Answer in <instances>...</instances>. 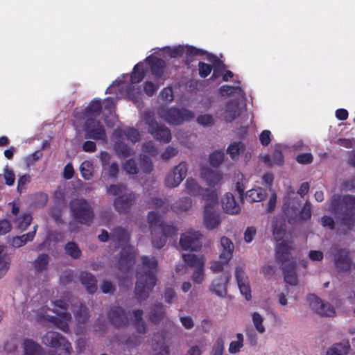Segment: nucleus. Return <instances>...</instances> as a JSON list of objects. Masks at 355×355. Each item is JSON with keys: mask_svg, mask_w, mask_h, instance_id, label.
Segmentation results:
<instances>
[{"mask_svg": "<svg viewBox=\"0 0 355 355\" xmlns=\"http://www.w3.org/2000/svg\"><path fill=\"white\" fill-rule=\"evenodd\" d=\"M272 234L277 244L276 246V259L282 263L285 282L295 286L298 283L297 275L295 271V261L291 255L293 249L292 243L288 240L286 233V220L282 217H275L272 220Z\"/></svg>", "mask_w": 355, "mask_h": 355, "instance_id": "f257e3e1", "label": "nucleus"}, {"mask_svg": "<svg viewBox=\"0 0 355 355\" xmlns=\"http://www.w3.org/2000/svg\"><path fill=\"white\" fill-rule=\"evenodd\" d=\"M141 261L142 265L137 269L135 286V295L139 302L148 298L156 284L154 270L157 266V261L155 257L144 256L142 257Z\"/></svg>", "mask_w": 355, "mask_h": 355, "instance_id": "f03ea898", "label": "nucleus"}, {"mask_svg": "<svg viewBox=\"0 0 355 355\" xmlns=\"http://www.w3.org/2000/svg\"><path fill=\"white\" fill-rule=\"evenodd\" d=\"M152 235V244L157 248H162L166 243L167 236L175 233L176 229L170 225L164 224L157 211H150L147 217Z\"/></svg>", "mask_w": 355, "mask_h": 355, "instance_id": "7ed1b4c3", "label": "nucleus"}, {"mask_svg": "<svg viewBox=\"0 0 355 355\" xmlns=\"http://www.w3.org/2000/svg\"><path fill=\"white\" fill-rule=\"evenodd\" d=\"M340 206V223L343 231L350 230L355 223V196H345L340 204V197L334 196L331 200L330 209L337 211V207Z\"/></svg>", "mask_w": 355, "mask_h": 355, "instance_id": "20e7f679", "label": "nucleus"}, {"mask_svg": "<svg viewBox=\"0 0 355 355\" xmlns=\"http://www.w3.org/2000/svg\"><path fill=\"white\" fill-rule=\"evenodd\" d=\"M50 310L42 311L38 315V319L46 320L52 324L59 329L67 332L69 331V323L71 322V315L67 311L66 304L61 301L57 300L53 303V308L52 312L55 313V315H51L49 313Z\"/></svg>", "mask_w": 355, "mask_h": 355, "instance_id": "39448f33", "label": "nucleus"}, {"mask_svg": "<svg viewBox=\"0 0 355 355\" xmlns=\"http://www.w3.org/2000/svg\"><path fill=\"white\" fill-rule=\"evenodd\" d=\"M185 185L189 193L201 196L204 202V197L206 194L211 191L217 193L220 183V179H187Z\"/></svg>", "mask_w": 355, "mask_h": 355, "instance_id": "423d86ee", "label": "nucleus"}, {"mask_svg": "<svg viewBox=\"0 0 355 355\" xmlns=\"http://www.w3.org/2000/svg\"><path fill=\"white\" fill-rule=\"evenodd\" d=\"M218 200V193H215L214 191L204 197V225L209 230L216 228L220 223L219 215L216 212Z\"/></svg>", "mask_w": 355, "mask_h": 355, "instance_id": "0eeeda50", "label": "nucleus"}, {"mask_svg": "<svg viewBox=\"0 0 355 355\" xmlns=\"http://www.w3.org/2000/svg\"><path fill=\"white\" fill-rule=\"evenodd\" d=\"M157 115L169 125H179L194 117V114L184 108L161 107L157 110Z\"/></svg>", "mask_w": 355, "mask_h": 355, "instance_id": "6e6552de", "label": "nucleus"}, {"mask_svg": "<svg viewBox=\"0 0 355 355\" xmlns=\"http://www.w3.org/2000/svg\"><path fill=\"white\" fill-rule=\"evenodd\" d=\"M123 137H125L132 143L138 141L140 139L139 132L134 128H127L125 130L117 129L113 135V141L114 142V148L118 154L124 157L132 155V150L125 144L123 143Z\"/></svg>", "mask_w": 355, "mask_h": 355, "instance_id": "1a4fd4ad", "label": "nucleus"}, {"mask_svg": "<svg viewBox=\"0 0 355 355\" xmlns=\"http://www.w3.org/2000/svg\"><path fill=\"white\" fill-rule=\"evenodd\" d=\"M41 340L44 345L55 349L59 355H71L72 352L71 343L58 332L47 331L42 336Z\"/></svg>", "mask_w": 355, "mask_h": 355, "instance_id": "9d476101", "label": "nucleus"}, {"mask_svg": "<svg viewBox=\"0 0 355 355\" xmlns=\"http://www.w3.org/2000/svg\"><path fill=\"white\" fill-rule=\"evenodd\" d=\"M331 257L338 273L346 274L350 271L353 262L348 249L333 247L331 249Z\"/></svg>", "mask_w": 355, "mask_h": 355, "instance_id": "9b49d317", "label": "nucleus"}, {"mask_svg": "<svg viewBox=\"0 0 355 355\" xmlns=\"http://www.w3.org/2000/svg\"><path fill=\"white\" fill-rule=\"evenodd\" d=\"M70 208L75 218L80 223L88 224L93 218V211L87 200L76 198L70 203Z\"/></svg>", "mask_w": 355, "mask_h": 355, "instance_id": "f8f14e48", "label": "nucleus"}, {"mask_svg": "<svg viewBox=\"0 0 355 355\" xmlns=\"http://www.w3.org/2000/svg\"><path fill=\"white\" fill-rule=\"evenodd\" d=\"M144 120L148 125V132L157 140L168 143L171 139L170 130L164 125H159L155 120L153 114L148 112L144 115Z\"/></svg>", "mask_w": 355, "mask_h": 355, "instance_id": "ddd939ff", "label": "nucleus"}, {"mask_svg": "<svg viewBox=\"0 0 355 355\" xmlns=\"http://www.w3.org/2000/svg\"><path fill=\"white\" fill-rule=\"evenodd\" d=\"M307 302L310 309L321 317H334L336 315L335 307L329 302L323 301L314 294H310L307 296Z\"/></svg>", "mask_w": 355, "mask_h": 355, "instance_id": "4468645a", "label": "nucleus"}, {"mask_svg": "<svg viewBox=\"0 0 355 355\" xmlns=\"http://www.w3.org/2000/svg\"><path fill=\"white\" fill-rule=\"evenodd\" d=\"M201 234L198 231L189 230L182 234L180 245L184 250L198 251L201 248L200 239Z\"/></svg>", "mask_w": 355, "mask_h": 355, "instance_id": "2eb2a0df", "label": "nucleus"}, {"mask_svg": "<svg viewBox=\"0 0 355 355\" xmlns=\"http://www.w3.org/2000/svg\"><path fill=\"white\" fill-rule=\"evenodd\" d=\"M85 137L96 140L106 141L107 135L104 127L98 121L89 118L85 125Z\"/></svg>", "mask_w": 355, "mask_h": 355, "instance_id": "dca6fc26", "label": "nucleus"}, {"mask_svg": "<svg viewBox=\"0 0 355 355\" xmlns=\"http://www.w3.org/2000/svg\"><path fill=\"white\" fill-rule=\"evenodd\" d=\"M98 239L103 242L110 240L111 243L114 245L116 244L123 245L129 240V235L123 228L117 227L114 230L110 236L107 231L102 230L101 233L98 235Z\"/></svg>", "mask_w": 355, "mask_h": 355, "instance_id": "f3484780", "label": "nucleus"}, {"mask_svg": "<svg viewBox=\"0 0 355 355\" xmlns=\"http://www.w3.org/2000/svg\"><path fill=\"white\" fill-rule=\"evenodd\" d=\"M235 276L241 293L245 296L247 300H249L251 298V290L248 278L242 267H236Z\"/></svg>", "mask_w": 355, "mask_h": 355, "instance_id": "a211bd4d", "label": "nucleus"}, {"mask_svg": "<svg viewBox=\"0 0 355 355\" xmlns=\"http://www.w3.org/2000/svg\"><path fill=\"white\" fill-rule=\"evenodd\" d=\"M219 259H223L225 262H230L233 257L234 245L233 242L226 236H222L218 246Z\"/></svg>", "mask_w": 355, "mask_h": 355, "instance_id": "6ab92c4d", "label": "nucleus"}, {"mask_svg": "<svg viewBox=\"0 0 355 355\" xmlns=\"http://www.w3.org/2000/svg\"><path fill=\"white\" fill-rule=\"evenodd\" d=\"M229 281V277L221 275L214 279L209 286V290L216 295L223 297L227 293V284Z\"/></svg>", "mask_w": 355, "mask_h": 355, "instance_id": "aec40b11", "label": "nucleus"}, {"mask_svg": "<svg viewBox=\"0 0 355 355\" xmlns=\"http://www.w3.org/2000/svg\"><path fill=\"white\" fill-rule=\"evenodd\" d=\"M222 206L224 211L230 214H236L241 211V206L234 196L230 193L225 194L222 199Z\"/></svg>", "mask_w": 355, "mask_h": 355, "instance_id": "412c9836", "label": "nucleus"}, {"mask_svg": "<svg viewBox=\"0 0 355 355\" xmlns=\"http://www.w3.org/2000/svg\"><path fill=\"white\" fill-rule=\"evenodd\" d=\"M103 114L105 115V122L107 126L112 127L116 122V116L114 114V102L112 98H108L103 103Z\"/></svg>", "mask_w": 355, "mask_h": 355, "instance_id": "4be33fe9", "label": "nucleus"}, {"mask_svg": "<svg viewBox=\"0 0 355 355\" xmlns=\"http://www.w3.org/2000/svg\"><path fill=\"white\" fill-rule=\"evenodd\" d=\"M221 117L226 121H232L239 115V104L236 101L227 103L221 109Z\"/></svg>", "mask_w": 355, "mask_h": 355, "instance_id": "5701e85b", "label": "nucleus"}, {"mask_svg": "<svg viewBox=\"0 0 355 355\" xmlns=\"http://www.w3.org/2000/svg\"><path fill=\"white\" fill-rule=\"evenodd\" d=\"M135 200V198L132 193L121 195L114 200V208L118 212H126Z\"/></svg>", "mask_w": 355, "mask_h": 355, "instance_id": "b1692460", "label": "nucleus"}, {"mask_svg": "<svg viewBox=\"0 0 355 355\" xmlns=\"http://www.w3.org/2000/svg\"><path fill=\"white\" fill-rule=\"evenodd\" d=\"M135 251L132 246L124 247L121 250V257L119 261V267L121 269L128 268L132 266L135 261Z\"/></svg>", "mask_w": 355, "mask_h": 355, "instance_id": "393cba45", "label": "nucleus"}, {"mask_svg": "<svg viewBox=\"0 0 355 355\" xmlns=\"http://www.w3.org/2000/svg\"><path fill=\"white\" fill-rule=\"evenodd\" d=\"M166 317V309L161 303L153 305L148 313V320L153 324H158Z\"/></svg>", "mask_w": 355, "mask_h": 355, "instance_id": "a878e982", "label": "nucleus"}, {"mask_svg": "<svg viewBox=\"0 0 355 355\" xmlns=\"http://www.w3.org/2000/svg\"><path fill=\"white\" fill-rule=\"evenodd\" d=\"M24 355H42V347L32 339L26 338L23 343Z\"/></svg>", "mask_w": 355, "mask_h": 355, "instance_id": "bb28decb", "label": "nucleus"}, {"mask_svg": "<svg viewBox=\"0 0 355 355\" xmlns=\"http://www.w3.org/2000/svg\"><path fill=\"white\" fill-rule=\"evenodd\" d=\"M110 318L112 322L116 327H122L128 322V317L123 309L116 308L110 313Z\"/></svg>", "mask_w": 355, "mask_h": 355, "instance_id": "cd10ccee", "label": "nucleus"}, {"mask_svg": "<svg viewBox=\"0 0 355 355\" xmlns=\"http://www.w3.org/2000/svg\"><path fill=\"white\" fill-rule=\"evenodd\" d=\"M146 61L151 64V71L155 78H159L163 74V69L165 67V62L161 59L149 56Z\"/></svg>", "mask_w": 355, "mask_h": 355, "instance_id": "c85d7f7f", "label": "nucleus"}, {"mask_svg": "<svg viewBox=\"0 0 355 355\" xmlns=\"http://www.w3.org/2000/svg\"><path fill=\"white\" fill-rule=\"evenodd\" d=\"M168 51L170 53L171 56L174 58L181 56L184 52H186L189 55L202 54L201 50L188 46H178L174 47L172 49H168Z\"/></svg>", "mask_w": 355, "mask_h": 355, "instance_id": "c756f323", "label": "nucleus"}, {"mask_svg": "<svg viewBox=\"0 0 355 355\" xmlns=\"http://www.w3.org/2000/svg\"><path fill=\"white\" fill-rule=\"evenodd\" d=\"M80 279L88 293H94L96 291V280L92 275L83 272L80 275Z\"/></svg>", "mask_w": 355, "mask_h": 355, "instance_id": "7c9ffc66", "label": "nucleus"}, {"mask_svg": "<svg viewBox=\"0 0 355 355\" xmlns=\"http://www.w3.org/2000/svg\"><path fill=\"white\" fill-rule=\"evenodd\" d=\"M182 259L187 266L195 268L205 266L203 257H198L193 254H182Z\"/></svg>", "mask_w": 355, "mask_h": 355, "instance_id": "2f4dec72", "label": "nucleus"}, {"mask_svg": "<svg viewBox=\"0 0 355 355\" xmlns=\"http://www.w3.org/2000/svg\"><path fill=\"white\" fill-rule=\"evenodd\" d=\"M65 254L74 259L81 257L82 251L78 244L73 241L67 242L64 247Z\"/></svg>", "mask_w": 355, "mask_h": 355, "instance_id": "473e14b6", "label": "nucleus"}, {"mask_svg": "<svg viewBox=\"0 0 355 355\" xmlns=\"http://www.w3.org/2000/svg\"><path fill=\"white\" fill-rule=\"evenodd\" d=\"M266 196V191L261 188H254L246 192V198L250 202H260Z\"/></svg>", "mask_w": 355, "mask_h": 355, "instance_id": "72a5a7b5", "label": "nucleus"}, {"mask_svg": "<svg viewBox=\"0 0 355 355\" xmlns=\"http://www.w3.org/2000/svg\"><path fill=\"white\" fill-rule=\"evenodd\" d=\"M142 315V310H136L133 312V320L137 331L140 334H145L146 332V325Z\"/></svg>", "mask_w": 355, "mask_h": 355, "instance_id": "f704fd0d", "label": "nucleus"}, {"mask_svg": "<svg viewBox=\"0 0 355 355\" xmlns=\"http://www.w3.org/2000/svg\"><path fill=\"white\" fill-rule=\"evenodd\" d=\"M349 349V345L348 343H336L327 352V355H346Z\"/></svg>", "mask_w": 355, "mask_h": 355, "instance_id": "c9c22d12", "label": "nucleus"}, {"mask_svg": "<svg viewBox=\"0 0 355 355\" xmlns=\"http://www.w3.org/2000/svg\"><path fill=\"white\" fill-rule=\"evenodd\" d=\"M170 175L173 178H185L188 175V166L184 162H180L171 171Z\"/></svg>", "mask_w": 355, "mask_h": 355, "instance_id": "e433bc0d", "label": "nucleus"}, {"mask_svg": "<svg viewBox=\"0 0 355 355\" xmlns=\"http://www.w3.org/2000/svg\"><path fill=\"white\" fill-rule=\"evenodd\" d=\"M205 279V266L195 268L191 276V279L194 284H202Z\"/></svg>", "mask_w": 355, "mask_h": 355, "instance_id": "4c0bfd02", "label": "nucleus"}, {"mask_svg": "<svg viewBox=\"0 0 355 355\" xmlns=\"http://www.w3.org/2000/svg\"><path fill=\"white\" fill-rule=\"evenodd\" d=\"M236 340L230 343L229 346V352L236 354L239 352L243 346V336L241 333L236 334Z\"/></svg>", "mask_w": 355, "mask_h": 355, "instance_id": "58836bf2", "label": "nucleus"}, {"mask_svg": "<svg viewBox=\"0 0 355 355\" xmlns=\"http://www.w3.org/2000/svg\"><path fill=\"white\" fill-rule=\"evenodd\" d=\"M252 320L256 330L260 334H263L266 331L265 327L263 324V317L259 313L254 312L252 314Z\"/></svg>", "mask_w": 355, "mask_h": 355, "instance_id": "ea45409f", "label": "nucleus"}, {"mask_svg": "<svg viewBox=\"0 0 355 355\" xmlns=\"http://www.w3.org/2000/svg\"><path fill=\"white\" fill-rule=\"evenodd\" d=\"M49 256L46 254H40L34 261L33 266L37 271H42L46 268L49 263Z\"/></svg>", "mask_w": 355, "mask_h": 355, "instance_id": "a19ab883", "label": "nucleus"}, {"mask_svg": "<svg viewBox=\"0 0 355 355\" xmlns=\"http://www.w3.org/2000/svg\"><path fill=\"white\" fill-rule=\"evenodd\" d=\"M144 77L143 66L141 64H137L134 67V71L131 75L132 83H138Z\"/></svg>", "mask_w": 355, "mask_h": 355, "instance_id": "79ce46f5", "label": "nucleus"}, {"mask_svg": "<svg viewBox=\"0 0 355 355\" xmlns=\"http://www.w3.org/2000/svg\"><path fill=\"white\" fill-rule=\"evenodd\" d=\"M192 203L190 198H184L176 202L174 209L175 211L182 212L189 210L191 207Z\"/></svg>", "mask_w": 355, "mask_h": 355, "instance_id": "37998d69", "label": "nucleus"}, {"mask_svg": "<svg viewBox=\"0 0 355 355\" xmlns=\"http://www.w3.org/2000/svg\"><path fill=\"white\" fill-rule=\"evenodd\" d=\"M244 150V146L241 142H233L227 148V152L232 158L236 157L241 151Z\"/></svg>", "mask_w": 355, "mask_h": 355, "instance_id": "c03bdc74", "label": "nucleus"}, {"mask_svg": "<svg viewBox=\"0 0 355 355\" xmlns=\"http://www.w3.org/2000/svg\"><path fill=\"white\" fill-rule=\"evenodd\" d=\"M220 93L223 95H232L234 94H239L241 95L243 94V91L240 87H232L228 85L222 86L220 88Z\"/></svg>", "mask_w": 355, "mask_h": 355, "instance_id": "a18cd8bd", "label": "nucleus"}, {"mask_svg": "<svg viewBox=\"0 0 355 355\" xmlns=\"http://www.w3.org/2000/svg\"><path fill=\"white\" fill-rule=\"evenodd\" d=\"M123 168L129 174H137L139 171L136 162L132 159L127 160L123 164Z\"/></svg>", "mask_w": 355, "mask_h": 355, "instance_id": "49530a36", "label": "nucleus"}, {"mask_svg": "<svg viewBox=\"0 0 355 355\" xmlns=\"http://www.w3.org/2000/svg\"><path fill=\"white\" fill-rule=\"evenodd\" d=\"M102 106L99 101H93L87 107L86 112L89 115L94 116L98 114Z\"/></svg>", "mask_w": 355, "mask_h": 355, "instance_id": "de8ad7c7", "label": "nucleus"}, {"mask_svg": "<svg viewBox=\"0 0 355 355\" xmlns=\"http://www.w3.org/2000/svg\"><path fill=\"white\" fill-rule=\"evenodd\" d=\"M140 168L145 173H148L150 172L153 169L152 162L146 155H143L141 157Z\"/></svg>", "mask_w": 355, "mask_h": 355, "instance_id": "09e8293b", "label": "nucleus"}, {"mask_svg": "<svg viewBox=\"0 0 355 355\" xmlns=\"http://www.w3.org/2000/svg\"><path fill=\"white\" fill-rule=\"evenodd\" d=\"M229 262H225L223 259L214 260L210 263V269L214 272H219L223 270V267Z\"/></svg>", "mask_w": 355, "mask_h": 355, "instance_id": "8fccbe9b", "label": "nucleus"}, {"mask_svg": "<svg viewBox=\"0 0 355 355\" xmlns=\"http://www.w3.org/2000/svg\"><path fill=\"white\" fill-rule=\"evenodd\" d=\"M248 179H237L234 182L235 190L239 193L241 200L243 199L244 190L246 189Z\"/></svg>", "mask_w": 355, "mask_h": 355, "instance_id": "3c124183", "label": "nucleus"}, {"mask_svg": "<svg viewBox=\"0 0 355 355\" xmlns=\"http://www.w3.org/2000/svg\"><path fill=\"white\" fill-rule=\"evenodd\" d=\"M275 268L273 266L266 264L264 265L260 270V272L266 278L271 279L275 273Z\"/></svg>", "mask_w": 355, "mask_h": 355, "instance_id": "603ef678", "label": "nucleus"}, {"mask_svg": "<svg viewBox=\"0 0 355 355\" xmlns=\"http://www.w3.org/2000/svg\"><path fill=\"white\" fill-rule=\"evenodd\" d=\"M125 191V187L124 186L118 184H111L107 189L108 193L114 196L119 195V196L123 195Z\"/></svg>", "mask_w": 355, "mask_h": 355, "instance_id": "864d4df0", "label": "nucleus"}, {"mask_svg": "<svg viewBox=\"0 0 355 355\" xmlns=\"http://www.w3.org/2000/svg\"><path fill=\"white\" fill-rule=\"evenodd\" d=\"M92 164L89 162H83L80 166V170L83 178H89L92 174Z\"/></svg>", "mask_w": 355, "mask_h": 355, "instance_id": "5fc2aeb1", "label": "nucleus"}, {"mask_svg": "<svg viewBox=\"0 0 355 355\" xmlns=\"http://www.w3.org/2000/svg\"><path fill=\"white\" fill-rule=\"evenodd\" d=\"M180 321L184 329L189 330L194 327V322L191 316L182 315L180 317Z\"/></svg>", "mask_w": 355, "mask_h": 355, "instance_id": "6e6d98bb", "label": "nucleus"}, {"mask_svg": "<svg viewBox=\"0 0 355 355\" xmlns=\"http://www.w3.org/2000/svg\"><path fill=\"white\" fill-rule=\"evenodd\" d=\"M197 121L199 124L203 126H210L214 123L213 117L209 114L199 116L197 119Z\"/></svg>", "mask_w": 355, "mask_h": 355, "instance_id": "4d7b16f0", "label": "nucleus"}, {"mask_svg": "<svg viewBox=\"0 0 355 355\" xmlns=\"http://www.w3.org/2000/svg\"><path fill=\"white\" fill-rule=\"evenodd\" d=\"M313 157L311 153H302L297 156L296 160L302 164H308L313 162Z\"/></svg>", "mask_w": 355, "mask_h": 355, "instance_id": "13d9d810", "label": "nucleus"}, {"mask_svg": "<svg viewBox=\"0 0 355 355\" xmlns=\"http://www.w3.org/2000/svg\"><path fill=\"white\" fill-rule=\"evenodd\" d=\"M76 316L78 323L80 324L82 323L84 324L88 318V313H87V310L86 307L85 306L80 307L79 311L76 313Z\"/></svg>", "mask_w": 355, "mask_h": 355, "instance_id": "bf43d9fd", "label": "nucleus"}, {"mask_svg": "<svg viewBox=\"0 0 355 355\" xmlns=\"http://www.w3.org/2000/svg\"><path fill=\"white\" fill-rule=\"evenodd\" d=\"M178 149L173 146H168L164 152H163L161 155V157L164 160H167L171 157L175 156L178 154Z\"/></svg>", "mask_w": 355, "mask_h": 355, "instance_id": "052dcab7", "label": "nucleus"}, {"mask_svg": "<svg viewBox=\"0 0 355 355\" xmlns=\"http://www.w3.org/2000/svg\"><path fill=\"white\" fill-rule=\"evenodd\" d=\"M103 168L111 177L116 176L119 172V166L116 163H107V164L104 165Z\"/></svg>", "mask_w": 355, "mask_h": 355, "instance_id": "680f3d73", "label": "nucleus"}, {"mask_svg": "<svg viewBox=\"0 0 355 355\" xmlns=\"http://www.w3.org/2000/svg\"><path fill=\"white\" fill-rule=\"evenodd\" d=\"M199 74L201 77H207L211 71V66L209 64L199 63Z\"/></svg>", "mask_w": 355, "mask_h": 355, "instance_id": "e2e57ef3", "label": "nucleus"}, {"mask_svg": "<svg viewBox=\"0 0 355 355\" xmlns=\"http://www.w3.org/2000/svg\"><path fill=\"white\" fill-rule=\"evenodd\" d=\"M224 155L221 152H216L213 153L210 157V161L213 166H217L223 160Z\"/></svg>", "mask_w": 355, "mask_h": 355, "instance_id": "0e129e2a", "label": "nucleus"}, {"mask_svg": "<svg viewBox=\"0 0 355 355\" xmlns=\"http://www.w3.org/2000/svg\"><path fill=\"white\" fill-rule=\"evenodd\" d=\"M160 97L162 100L172 101L174 98L172 88L169 87L164 88L160 94Z\"/></svg>", "mask_w": 355, "mask_h": 355, "instance_id": "69168bd1", "label": "nucleus"}, {"mask_svg": "<svg viewBox=\"0 0 355 355\" xmlns=\"http://www.w3.org/2000/svg\"><path fill=\"white\" fill-rule=\"evenodd\" d=\"M42 157V152L40 150H36L26 158L28 165L33 164Z\"/></svg>", "mask_w": 355, "mask_h": 355, "instance_id": "338daca9", "label": "nucleus"}, {"mask_svg": "<svg viewBox=\"0 0 355 355\" xmlns=\"http://www.w3.org/2000/svg\"><path fill=\"white\" fill-rule=\"evenodd\" d=\"M164 300L166 303L171 304L177 297L175 291L172 288H166L164 292Z\"/></svg>", "mask_w": 355, "mask_h": 355, "instance_id": "774afa93", "label": "nucleus"}]
</instances>
